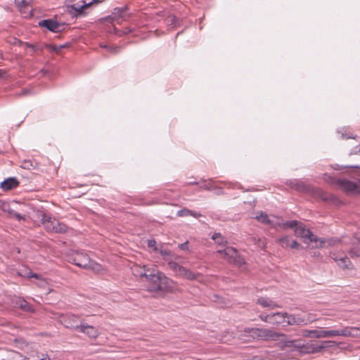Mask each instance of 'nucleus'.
Returning a JSON list of instances; mask_svg holds the SVG:
<instances>
[{
	"mask_svg": "<svg viewBox=\"0 0 360 360\" xmlns=\"http://www.w3.org/2000/svg\"><path fill=\"white\" fill-rule=\"evenodd\" d=\"M160 253L162 256H164V257L170 255V254H171L170 251L167 250H160Z\"/></svg>",
	"mask_w": 360,
	"mask_h": 360,
	"instance_id": "48",
	"label": "nucleus"
},
{
	"mask_svg": "<svg viewBox=\"0 0 360 360\" xmlns=\"http://www.w3.org/2000/svg\"><path fill=\"white\" fill-rule=\"evenodd\" d=\"M191 184H197L196 182H193V183H191Z\"/></svg>",
	"mask_w": 360,
	"mask_h": 360,
	"instance_id": "56",
	"label": "nucleus"
},
{
	"mask_svg": "<svg viewBox=\"0 0 360 360\" xmlns=\"http://www.w3.org/2000/svg\"><path fill=\"white\" fill-rule=\"evenodd\" d=\"M331 183H335L340 189L349 195H360V180L354 182L347 179H336L332 180Z\"/></svg>",
	"mask_w": 360,
	"mask_h": 360,
	"instance_id": "3",
	"label": "nucleus"
},
{
	"mask_svg": "<svg viewBox=\"0 0 360 360\" xmlns=\"http://www.w3.org/2000/svg\"><path fill=\"white\" fill-rule=\"evenodd\" d=\"M295 233L297 236L304 240H309L311 242H312L313 240H316V236H314L309 229H306L301 223H299L297 226L295 227ZM304 241L306 242V240Z\"/></svg>",
	"mask_w": 360,
	"mask_h": 360,
	"instance_id": "11",
	"label": "nucleus"
},
{
	"mask_svg": "<svg viewBox=\"0 0 360 360\" xmlns=\"http://www.w3.org/2000/svg\"><path fill=\"white\" fill-rule=\"evenodd\" d=\"M259 319L262 321H264L266 323H268L270 324V319H271V314H260L259 315Z\"/></svg>",
	"mask_w": 360,
	"mask_h": 360,
	"instance_id": "39",
	"label": "nucleus"
},
{
	"mask_svg": "<svg viewBox=\"0 0 360 360\" xmlns=\"http://www.w3.org/2000/svg\"><path fill=\"white\" fill-rule=\"evenodd\" d=\"M352 334L355 335H352V338H360V328L357 327V330H352Z\"/></svg>",
	"mask_w": 360,
	"mask_h": 360,
	"instance_id": "46",
	"label": "nucleus"
},
{
	"mask_svg": "<svg viewBox=\"0 0 360 360\" xmlns=\"http://www.w3.org/2000/svg\"><path fill=\"white\" fill-rule=\"evenodd\" d=\"M29 93V91L27 89L22 90L21 92L19 94V96H23L26 95Z\"/></svg>",
	"mask_w": 360,
	"mask_h": 360,
	"instance_id": "51",
	"label": "nucleus"
},
{
	"mask_svg": "<svg viewBox=\"0 0 360 360\" xmlns=\"http://www.w3.org/2000/svg\"><path fill=\"white\" fill-rule=\"evenodd\" d=\"M257 303L261 305L262 307L269 308V309H274L275 308L280 307V306L278 305L274 301L268 297H259L257 299Z\"/></svg>",
	"mask_w": 360,
	"mask_h": 360,
	"instance_id": "21",
	"label": "nucleus"
},
{
	"mask_svg": "<svg viewBox=\"0 0 360 360\" xmlns=\"http://www.w3.org/2000/svg\"><path fill=\"white\" fill-rule=\"evenodd\" d=\"M79 316L73 314H60V321L65 328L78 331L79 325L78 321Z\"/></svg>",
	"mask_w": 360,
	"mask_h": 360,
	"instance_id": "5",
	"label": "nucleus"
},
{
	"mask_svg": "<svg viewBox=\"0 0 360 360\" xmlns=\"http://www.w3.org/2000/svg\"><path fill=\"white\" fill-rule=\"evenodd\" d=\"M342 139H349V138L354 139V137L353 136H349V135H347V134H344V133L342 134Z\"/></svg>",
	"mask_w": 360,
	"mask_h": 360,
	"instance_id": "50",
	"label": "nucleus"
},
{
	"mask_svg": "<svg viewBox=\"0 0 360 360\" xmlns=\"http://www.w3.org/2000/svg\"><path fill=\"white\" fill-rule=\"evenodd\" d=\"M278 243L283 248L300 249V245L289 236H283L278 239Z\"/></svg>",
	"mask_w": 360,
	"mask_h": 360,
	"instance_id": "16",
	"label": "nucleus"
},
{
	"mask_svg": "<svg viewBox=\"0 0 360 360\" xmlns=\"http://www.w3.org/2000/svg\"><path fill=\"white\" fill-rule=\"evenodd\" d=\"M92 2L88 4L82 1L68 6V11L70 14L79 16L84 14V9L89 6Z\"/></svg>",
	"mask_w": 360,
	"mask_h": 360,
	"instance_id": "13",
	"label": "nucleus"
},
{
	"mask_svg": "<svg viewBox=\"0 0 360 360\" xmlns=\"http://www.w3.org/2000/svg\"><path fill=\"white\" fill-rule=\"evenodd\" d=\"M259 330V328H245L244 329V332L249 333L250 335L252 338L257 339V340H258V337H259V333H258Z\"/></svg>",
	"mask_w": 360,
	"mask_h": 360,
	"instance_id": "30",
	"label": "nucleus"
},
{
	"mask_svg": "<svg viewBox=\"0 0 360 360\" xmlns=\"http://www.w3.org/2000/svg\"><path fill=\"white\" fill-rule=\"evenodd\" d=\"M168 265L171 269H172L175 273L176 275L179 274V272L181 271L183 266L179 265L178 263L175 262H169L168 263Z\"/></svg>",
	"mask_w": 360,
	"mask_h": 360,
	"instance_id": "32",
	"label": "nucleus"
},
{
	"mask_svg": "<svg viewBox=\"0 0 360 360\" xmlns=\"http://www.w3.org/2000/svg\"><path fill=\"white\" fill-rule=\"evenodd\" d=\"M11 214L14 217L15 219H17L18 221H20V220H25V217L22 216L20 214L16 212H10Z\"/></svg>",
	"mask_w": 360,
	"mask_h": 360,
	"instance_id": "41",
	"label": "nucleus"
},
{
	"mask_svg": "<svg viewBox=\"0 0 360 360\" xmlns=\"http://www.w3.org/2000/svg\"><path fill=\"white\" fill-rule=\"evenodd\" d=\"M255 219L264 224L269 225L271 224L272 223L268 214L264 212H261L258 215L255 217Z\"/></svg>",
	"mask_w": 360,
	"mask_h": 360,
	"instance_id": "27",
	"label": "nucleus"
},
{
	"mask_svg": "<svg viewBox=\"0 0 360 360\" xmlns=\"http://www.w3.org/2000/svg\"><path fill=\"white\" fill-rule=\"evenodd\" d=\"M90 257L84 252H75L70 258V261L76 266L85 269L89 264Z\"/></svg>",
	"mask_w": 360,
	"mask_h": 360,
	"instance_id": "9",
	"label": "nucleus"
},
{
	"mask_svg": "<svg viewBox=\"0 0 360 360\" xmlns=\"http://www.w3.org/2000/svg\"><path fill=\"white\" fill-rule=\"evenodd\" d=\"M299 223L297 221H288L283 224V226L288 228H295L297 226Z\"/></svg>",
	"mask_w": 360,
	"mask_h": 360,
	"instance_id": "36",
	"label": "nucleus"
},
{
	"mask_svg": "<svg viewBox=\"0 0 360 360\" xmlns=\"http://www.w3.org/2000/svg\"><path fill=\"white\" fill-rule=\"evenodd\" d=\"M94 1L96 2V0H94Z\"/></svg>",
	"mask_w": 360,
	"mask_h": 360,
	"instance_id": "59",
	"label": "nucleus"
},
{
	"mask_svg": "<svg viewBox=\"0 0 360 360\" xmlns=\"http://www.w3.org/2000/svg\"><path fill=\"white\" fill-rule=\"evenodd\" d=\"M19 184V182L18 179L15 177H10L6 179H5L4 181H2L0 184V188L3 191H9L11 190L15 187H17Z\"/></svg>",
	"mask_w": 360,
	"mask_h": 360,
	"instance_id": "19",
	"label": "nucleus"
},
{
	"mask_svg": "<svg viewBox=\"0 0 360 360\" xmlns=\"http://www.w3.org/2000/svg\"><path fill=\"white\" fill-rule=\"evenodd\" d=\"M289 186L294 188L295 190L300 191V192H307L309 191V186L305 184L304 182L298 180H294L291 181L289 183Z\"/></svg>",
	"mask_w": 360,
	"mask_h": 360,
	"instance_id": "22",
	"label": "nucleus"
},
{
	"mask_svg": "<svg viewBox=\"0 0 360 360\" xmlns=\"http://www.w3.org/2000/svg\"><path fill=\"white\" fill-rule=\"evenodd\" d=\"M349 254L352 258H357L360 255V240L354 242L353 247L349 250Z\"/></svg>",
	"mask_w": 360,
	"mask_h": 360,
	"instance_id": "25",
	"label": "nucleus"
},
{
	"mask_svg": "<svg viewBox=\"0 0 360 360\" xmlns=\"http://www.w3.org/2000/svg\"><path fill=\"white\" fill-rule=\"evenodd\" d=\"M153 266L154 265H141L135 264L131 269L132 274L135 276L146 278Z\"/></svg>",
	"mask_w": 360,
	"mask_h": 360,
	"instance_id": "12",
	"label": "nucleus"
},
{
	"mask_svg": "<svg viewBox=\"0 0 360 360\" xmlns=\"http://www.w3.org/2000/svg\"><path fill=\"white\" fill-rule=\"evenodd\" d=\"M129 16L128 13L127 6L122 8H115L112 14L108 16L107 19L110 20V22H116L120 24L122 21L126 20Z\"/></svg>",
	"mask_w": 360,
	"mask_h": 360,
	"instance_id": "7",
	"label": "nucleus"
},
{
	"mask_svg": "<svg viewBox=\"0 0 360 360\" xmlns=\"http://www.w3.org/2000/svg\"><path fill=\"white\" fill-rule=\"evenodd\" d=\"M27 46H28V47H30V48H32V49H34V47H35V46H34V45H32V44H28V45H27Z\"/></svg>",
	"mask_w": 360,
	"mask_h": 360,
	"instance_id": "54",
	"label": "nucleus"
},
{
	"mask_svg": "<svg viewBox=\"0 0 360 360\" xmlns=\"http://www.w3.org/2000/svg\"><path fill=\"white\" fill-rule=\"evenodd\" d=\"M360 151V143L355 146L354 148L351 151V154H356Z\"/></svg>",
	"mask_w": 360,
	"mask_h": 360,
	"instance_id": "47",
	"label": "nucleus"
},
{
	"mask_svg": "<svg viewBox=\"0 0 360 360\" xmlns=\"http://www.w3.org/2000/svg\"><path fill=\"white\" fill-rule=\"evenodd\" d=\"M40 27H46L47 30L53 32H58L61 30L62 25L57 21L52 19L43 20L39 22Z\"/></svg>",
	"mask_w": 360,
	"mask_h": 360,
	"instance_id": "15",
	"label": "nucleus"
},
{
	"mask_svg": "<svg viewBox=\"0 0 360 360\" xmlns=\"http://www.w3.org/2000/svg\"><path fill=\"white\" fill-rule=\"evenodd\" d=\"M312 242H314L316 244H315V248H322L324 247L325 245V240L323 239V238H319L316 237V240H313Z\"/></svg>",
	"mask_w": 360,
	"mask_h": 360,
	"instance_id": "34",
	"label": "nucleus"
},
{
	"mask_svg": "<svg viewBox=\"0 0 360 360\" xmlns=\"http://www.w3.org/2000/svg\"><path fill=\"white\" fill-rule=\"evenodd\" d=\"M189 214L195 218H198L202 216L200 213H198V212L192 211V210H191V213H190Z\"/></svg>",
	"mask_w": 360,
	"mask_h": 360,
	"instance_id": "49",
	"label": "nucleus"
},
{
	"mask_svg": "<svg viewBox=\"0 0 360 360\" xmlns=\"http://www.w3.org/2000/svg\"><path fill=\"white\" fill-rule=\"evenodd\" d=\"M85 269H91L97 274H99L103 271L102 266L100 264H98L94 261H92L91 259H89V265H87V266Z\"/></svg>",
	"mask_w": 360,
	"mask_h": 360,
	"instance_id": "26",
	"label": "nucleus"
},
{
	"mask_svg": "<svg viewBox=\"0 0 360 360\" xmlns=\"http://www.w3.org/2000/svg\"><path fill=\"white\" fill-rule=\"evenodd\" d=\"M19 307L25 311H33L32 307L24 300L20 301Z\"/></svg>",
	"mask_w": 360,
	"mask_h": 360,
	"instance_id": "31",
	"label": "nucleus"
},
{
	"mask_svg": "<svg viewBox=\"0 0 360 360\" xmlns=\"http://www.w3.org/2000/svg\"><path fill=\"white\" fill-rule=\"evenodd\" d=\"M237 252L236 249L232 247H226L225 249L217 250V252L221 255L222 257L229 263L232 261L234 255H236Z\"/></svg>",
	"mask_w": 360,
	"mask_h": 360,
	"instance_id": "20",
	"label": "nucleus"
},
{
	"mask_svg": "<svg viewBox=\"0 0 360 360\" xmlns=\"http://www.w3.org/2000/svg\"><path fill=\"white\" fill-rule=\"evenodd\" d=\"M286 326H305L313 321L310 319L309 316H302L300 314H290L287 313L285 319Z\"/></svg>",
	"mask_w": 360,
	"mask_h": 360,
	"instance_id": "6",
	"label": "nucleus"
},
{
	"mask_svg": "<svg viewBox=\"0 0 360 360\" xmlns=\"http://www.w3.org/2000/svg\"><path fill=\"white\" fill-rule=\"evenodd\" d=\"M313 256H314V257H319V256H320V253H319V252H314L313 253Z\"/></svg>",
	"mask_w": 360,
	"mask_h": 360,
	"instance_id": "52",
	"label": "nucleus"
},
{
	"mask_svg": "<svg viewBox=\"0 0 360 360\" xmlns=\"http://www.w3.org/2000/svg\"><path fill=\"white\" fill-rule=\"evenodd\" d=\"M331 179V177H330V176L326 175V177H325V180H326V181H329V179Z\"/></svg>",
	"mask_w": 360,
	"mask_h": 360,
	"instance_id": "53",
	"label": "nucleus"
},
{
	"mask_svg": "<svg viewBox=\"0 0 360 360\" xmlns=\"http://www.w3.org/2000/svg\"><path fill=\"white\" fill-rule=\"evenodd\" d=\"M101 46L113 53H117L120 50V47L118 46H110L108 45H101Z\"/></svg>",
	"mask_w": 360,
	"mask_h": 360,
	"instance_id": "33",
	"label": "nucleus"
},
{
	"mask_svg": "<svg viewBox=\"0 0 360 360\" xmlns=\"http://www.w3.org/2000/svg\"><path fill=\"white\" fill-rule=\"evenodd\" d=\"M18 275H19L20 276H22V275L20 273H18Z\"/></svg>",
	"mask_w": 360,
	"mask_h": 360,
	"instance_id": "57",
	"label": "nucleus"
},
{
	"mask_svg": "<svg viewBox=\"0 0 360 360\" xmlns=\"http://www.w3.org/2000/svg\"><path fill=\"white\" fill-rule=\"evenodd\" d=\"M18 6L26 7L31 3V0H15Z\"/></svg>",
	"mask_w": 360,
	"mask_h": 360,
	"instance_id": "35",
	"label": "nucleus"
},
{
	"mask_svg": "<svg viewBox=\"0 0 360 360\" xmlns=\"http://www.w3.org/2000/svg\"><path fill=\"white\" fill-rule=\"evenodd\" d=\"M231 264H233L238 267H241L243 264H245V260L243 257H241L238 252H236V255H234Z\"/></svg>",
	"mask_w": 360,
	"mask_h": 360,
	"instance_id": "29",
	"label": "nucleus"
},
{
	"mask_svg": "<svg viewBox=\"0 0 360 360\" xmlns=\"http://www.w3.org/2000/svg\"><path fill=\"white\" fill-rule=\"evenodd\" d=\"M179 248L183 250H187L188 249V242L186 241L185 243L179 244Z\"/></svg>",
	"mask_w": 360,
	"mask_h": 360,
	"instance_id": "45",
	"label": "nucleus"
},
{
	"mask_svg": "<svg viewBox=\"0 0 360 360\" xmlns=\"http://www.w3.org/2000/svg\"><path fill=\"white\" fill-rule=\"evenodd\" d=\"M22 360H27V358H25V359H22Z\"/></svg>",
	"mask_w": 360,
	"mask_h": 360,
	"instance_id": "58",
	"label": "nucleus"
},
{
	"mask_svg": "<svg viewBox=\"0 0 360 360\" xmlns=\"http://www.w3.org/2000/svg\"><path fill=\"white\" fill-rule=\"evenodd\" d=\"M146 282L149 292H173L176 288V283L159 271L155 265L147 275Z\"/></svg>",
	"mask_w": 360,
	"mask_h": 360,
	"instance_id": "1",
	"label": "nucleus"
},
{
	"mask_svg": "<svg viewBox=\"0 0 360 360\" xmlns=\"http://www.w3.org/2000/svg\"><path fill=\"white\" fill-rule=\"evenodd\" d=\"M37 282L36 283V284L41 287V288H45L48 283L47 281L44 279V278H41V276H39V278H37Z\"/></svg>",
	"mask_w": 360,
	"mask_h": 360,
	"instance_id": "38",
	"label": "nucleus"
},
{
	"mask_svg": "<svg viewBox=\"0 0 360 360\" xmlns=\"http://www.w3.org/2000/svg\"><path fill=\"white\" fill-rule=\"evenodd\" d=\"M39 217H41V223L47 231L56 233H65L68 231L69 228L65 224L60 222L55 218L47 216L43 212L39 213Z\"/></svg>",
	"mask_w": 360,
	"mask_h": 360,
	"instance_id": "2",
	"label": "nucleus"
},
{
	"mask_svg": "<svg viewBox=\"0 0 360 360\" xmlns=\"http://www.w3.org/2000/svg\"><path fill=\"white\" fill-rule=\"evenodd\" d=\"M352 330H357V327L345 326L342 329L335 330L334 336H343L352 338V335H354V334H352Z\"/></svg>",
	"mask_w": 360,
	"mask_h": 360,
	"instance_id": "23",
	"label": "nucleus"
},
{
	"mask_svg": "<svg viewBox=\"0 0 360 360\" xmlns=\"http://www.w3.org/2000/svg\"><path fill=\"white\" fill-rule=\"evenodd\" d=\"M77 332L84 333L92 339H96L99 335V332L96 328L85 323H81Z\"/></svg>",
	"mask_w": 360,
	"mask_h": 360,
	"instance_id": "14",
	"label": "nucleus"
},
{
	"mask_svg": "<svg viewBox=\"0 0 360 360\" xmlns=\"http://www.w3.org/2000/svg\"><path fill=\"white\" fill-rule=\"evenodd\" d=\"M190 213H191V210L184 208V209H182L179 211H178L177 215L179 217H186V216L190 215L189 214Z\"/></svg>",
	"mask_w": 360,
	"mask_h": 360,
	"instance_id": "37",
	"label": "nucleus"
},
{
	"mask_svg": "<svg viewBox=\"0 0 360 360\" xmlns=\"http://www.w3.org/2000/svg\"><path fill=\"white\" fill-rule=\"evenodd\" d=\"M335 330H303L302 334L306 338H325L334 337Z\"/></svg>",
	"mask_w": 360,
	"mask_h": 360,
	"instance_id": "8",
	"label": "nucleus"
},
{
	"mask_svg": "<svg viewBox=\"0 0 360 360\" xmlns=\"http://www.w3.org/2000/svg\"><path fill=\"white\" fill-rule=\"evenodd\" d=\"M66 45H60V46H56V45H50L49 46V48L53 51H55V52H58L59 50H60L61 49L65 47Z\"/></svg>",
	"mask_w": 360,
	"mask_h": 360,
	"instance_id": "42",
	"label": "nucleus"
},
{
	"mask_svg": "<svg viewBox=\"0 0 360 360\" xmlns=\"http://www.w3.org/2000/svg\"><path fill=\"white\" fill-rule=\"evenodd\" d=\"M282 344L281 347L282 349H294V348H299L300 349L301 352H306L308 353L310 352H315L317 350L314 349H310L309 347H307L304 345L300 346L297 345V341L296 340H287V335H285V338L283 340H278Z\"/></svg>",
	"mask_w": 360,
	"mask_h": 360,
	"instance_id": "10",
	"label": "nucleus"
},
{
	"mask_svg": "<svg viewBox=\"0 0 360 360\" xmlns=\"http://www.w3.org/2000/svg\"><path fill=\"white\" fill-rule=\"evenodd\" d=\"M212 239L219 245H226L228 243L225 238L219 233H214L212 236Z\"/></svg>",
	"mask_w": 360,
	"mask_h": 360,
	"instance_id": "28",
	"label": "nucleus"
},
{
	"mask_svg": "<svg viewBox=\"0 0 360 360\" xmlns=\"http://www.w3.org/2000/svg\"><path fill=\"white\" fill-rule=\"evenodd\" d=\"M287 312H276L271 314L270 324L279 326L285 323Z\"/></svg>",
	"mask_w": 360,
	"mask_h": 360,
	"instance_id": "18",
	"label": "nucleus"
},
{
	"mask_svg": "<svg viewBox=\"0 0 360 360\" xmlns=\"http://www.w3.org/2000/svg\"><path fill=\"white\" fill-rule=\"evenodd\" d=\"M200 275L201 274L200 273H194L190 269L183 266L176 276L189 281H194L197 280L200 276Z\"/></svg>",
	"mask_w": 360,
	"mask_h": 360,
	"instance_id": "17",
	"label": "nucleus"
},
{
	"mask_svg": "<svg viewBox=\"0 0 360 360\" xmlns=\"http://www.w3.org/2000/svg\"><path fill=\"white\" fill-rule=\"evenodd\" d=\"M23 167L26 169L36 168V166L33 165V163L30 160H26L23 162Z\"/></svg>",
	"mask_w": 360,
	"mask_h": 360,
	"instance_id": "40",
	"label": "nucleus"
},
{
	"mask_svg": "<svg viewBox=\"0 0 360 360\" xmlns=\"http://www.w3.org/2000/svg\"><path fill=\"white\" fill-rule=\"evenodd\" d=\"M332 258L338 262V264L342 269H349V266L351 264L349 259L347 257L338 258L335 254H333Z\"/></svg>",
	"mask_w": 360,
	"mask_h": 360,
	"instance_id": "24",
	"label": "nucleus"
},
{
	"mask_svg": "<svg viewBox=\"0 0 360 360\" xmlns=\"http://www.w3.org/2000/svg\"><path fill=\"white\" fill-rule=\"evenodd\" d=\"M156 242L155 240H149L148 241V246L150 248H153L155 251H158V248L155 246Z\"/></svg>",
	"mask_w": 360,
	"mask_h": 360,
	"instance_id": "43",
	"label": "nucleus"
},
{
	"mask_svg": "<svg viewBox=\"0 0 360 360\" xmlns=\"http://www.w3.org/2000/svg\"><path fill=\"white\" fill-rule=\"evenodd\" d=\"M0 58H1V59H3V58H3V53H2V52H1V51H0Z\"/></svg>",
	"mask_w": 360,
	"mask_h": 360,
	"instance_id": "55",
	"label": "nucleus"
},
{
	"mask_svg": "<svg viewBox=\"0 0 360 360\" xmlns=\"http://www.w3.org/2000/svg\"><path fill=\"white\" fill-rule=\"evenodd\" d=\"M25 276L29 278H39V275L37 274H35V273H32V271H29L27 273Z\"/></svg>",
	"mask_w": 360,
	"mask_h": 360,
	"instance_id": "44",
	"label": "nucleus"
},
{
	"mask_svg": "<svg viewBox=\"0 0 360 360\" xmlns=\"http://www.w3.org/2000/svg\"><path fill=\"white\" fill-rule=\"evenodd\" d=\"M258 333V340L276 341L283 340L285 338V334L269 328H259Z\"/></svg>",
	"mask_w": 360,
	"mask_h": 360,
	"instance_id": "4",
	"label": "nucleus"
}]
</instances>
